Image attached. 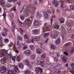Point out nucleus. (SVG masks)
<instances>
[{
    "label": "nucleus",
    "mask_w": 74,
    "mask_h": 74,
    "mask_svg": "<svg viewBox=\"0 0 74 74\" xmlns=\"http://www.w3.org/2000/svg\"><path fill=\"white\" fill-rule=\"evenodd\" d=\"M1 53V55L2 56H5L6 57V56H7L9 59H11L12 56L11 54H8L7 51L5 50H2L0 51V53Z\"/></svg>",
    "instance_id": "nucleus-1"
},
{
    "label": "nucleus",
    "mask_w": 74,
    "mask_h": 74,
    "mask_svg": "<svg viewBox=\"0 0 74 74\" xmlns=\"http://www.w3.org/2000/svg\"><path fill=\"white\" fill-rule=\"evenodd\" d=\"M24 62L25 63V64L27 66L29 69H32V66L30 64V63H29V61L27 60H25V61H24Z\"/></svg>",
    "instance_id": "nucleus-2"
},
{
    "label": "nucleus",
    "mask_w": 74,
    "mask_h": 74,
    "mask_svg": "<svg viewBox=\"0 0 74 74\" xmlns=\"http://www.w3.org/2000/svg\"><path fill=\"white\" fill-rule=\"evenodd\" d=\"M54 68H55V66L54 65H50L47 64L46 66V69L48 70H49L50 71L53 69Z\"/></svg>",
    "instance_id": "nucleus-3"
},
{
    "label": "nucleus",
    "mask_w": 74,
    "mask_h": 74,
    "mask_svg": "<svg viewBox=\"0 0 74 74\" xmlns=\"http://www.w3.org/2000/svg\"><path fill=\"white\" fill-rule=\"evenodd\" d=\"M61 58L64 62H67V57H65L64 55H62L61 56Z\"/></svg>",
    "instance_id": "nucleus-4"
},
{
    "label": "nucleus",
    "mask_w": 74,
    "mask_h": 74,
    "mask_svg": "<svg viewBox=\"0 0 74 74\" xmlns=\"http://www.w3.org/2000/svg\"><path fill=\"white\" fill-rule=\"evenodd\" d=\"M7 71V69L6 67L4 66H2L1 67V73H3L5 71Z\"/></svg>",
    "instance_id": "nucleus-5"
},
{
    "label": "nucleus",
    "mask_w": 74,
    "mask_h": 74,
    "mask_svg": "<svg viewBox=\"0 0 74 74\" xmlns=\"http://www.w3.org/2000/svg\"><path fill=\"white\" fill-rule=\"evenodd\" d=\"M37 63L38 65H40V66L42 67H43L44 65V63L43 61H38L37 62Z\"/></svg>",
    "instance_id": "nucleus-6"
},
{
    "label": "nucleus",
    "mask_w": 74,
    "mask_h": 74,
    "mask_svg": "<svg viewBox=\"0 0 74 74\" xmlns=\"http://www.w3.org/2000/svg\"><path fill=\"white\" fill-rule=\"evenodd\" d=\"M15 69H16V70L15 69H14V70H12L13 74H16V73H19V69H18V67H15Z\"/></svg>",
    "instance_id": "nucleus-7"
},
{
    "label": "nucleus",
    "mask_w": 74,
    "mask_h": 74,
    "mask_svg": "<svg viewBox=\"0 0 74 74\" xmlns=\"http://www.w3.org/2000/svg\"><path fill=\"white\" fill-rule=\"evenodd\" d=\"M31 51L29 50H27L26 51H25L24 52V54L26 55L27 56H29L30 55H31Z\"/></svg>",
    "instance_id": "nucleus-8"
},
{
    "label": "nucleus",
    "mask_w": 74,
    "mask_h": 74,
    "mask_svg": "<svg viewBox=\"0 0 74 74\" xmlns=\"http://www.w3.org/2000/svg\"><path fill=\"white\" fill-rule=\"evenodd\" d=\"M36 70L37 73L40 72V73H42V69H41L40 68L38 67L36 68Z\"/></svg>",
    "instance_id": "nucleus-9"
},
{
    "label": "nucleus",
    "mask_w": 74,
    "mask_h": 74,
    "mask_svg": "<svg viewBox=\"0 0 74 74\" xmlns=\"http://www.w3.org/2000/svg\"><path fill=\"white\" fill-rule=\"evenodd\" d=\"M5 57H5L1 59V62L2 63H4L5 62V61L7 59V58Z\"/></svg>",
    "instance_id": "nucleus-10"
},
{
    "label": "nucleus",
    "mask_w": 74,
    "mask_h": 74,
    "mask_svg": "<svg viewBox=\"0 0 74 74\" xmlns=\"http://www.w3.org/2000/svg\"><path fill=\"white\" fill-rule=\"evenodd\" d=\"M51 37L52 38H56L58 37V35L55 34L54 35L52 34L51 35Z\"/></svg>",
    "instance_id": "nucleus-11"
},
{
    "label": "nucleus",
    "mask_w": 74,
    "mask_h": 74,
    "mask_svg": "<svg viewBox=\"0 0 74 74\" xmlns=\"http://www.w3.org/2000/svg\"><path fill=\"white\" fill-rule=\"evenodd\" d=\"M43 33H44L46 31V30H47V31H48L49 30V28L47 27H44L43 28Z\"/></svg>",
    "instance_id": "nucleus-12"
},
{
    "label": "nucleus",
    "mask_w": 74,
    "mask_h": 74,
    "mask_svg": "<svg viewBox=\"0 0 74 74\" xmlns=\"http://www.w3.org/2000/svg\"><path fill=\"white\" fill-rule=\"evenodd\" d=\"M44 15L46 18H48V14L47 12H44Z\"/></svg>",
    "instance_id": "nucleus-13"
},
{
    "label": "nucleus",
    "mask_w": 74,
    "mask_h": 74,
    "mask_svg": "<svg viewBox=\"0 0 74 74\" xmlns=\"http://www.w3.org/2000/svg\"><path fill=\"white\" fill-rule=\"evenodd\" d=\"M60 7L62 8H64V5H63V1H61L60 2Z\"/></svg>",
    "instance_id": "nucleus-14"
},
{
    "label": "nucleus",
    "mask_w": 74,
    "mask_h": 74,
    "mask_svg": "<svg viewBox=\"0 0 74 74\" xmlns=\"http://www.w3.org/2000/svg\"><path fill=\"white\" fill-rule=\"evenodd\" d=\"M24 38H25V39H29V36L27 34L24 35Z\"/></svg>",
    "instance_id": "nucleus-15"
},
{
    "label": "nucleus",
    "mask_w": 74,
    "mask_h": 74,
    "mask_svg": "<svg viewBox=\"0 0 74 74\" xmlns=\"http://www.w3.org/2000/svg\"><path fill=\"white\" fill-rule=\"evenodd\" d=\"M2 41V40L1 39V36L0 35V46H1V47H3V42Z\"/></svg>",
    "instance_id": "nucleus-16"
},
{
    "label": "nucleus",
    "mask_w": 74,
    "mask_h": 74,
    "mask_svg": "<svg viewBox=\"0 0 74 74\" xmlns=\"http://www.w3.org/2000/svg\"><path fill=\"white\" fill-rule=\"evenodd\" d=\"M34 24L35 25L37 26V25H38L39 24V21H35L34 22Z\"/></svg>",
    "instance_id": "nucleus-17"
},
{
    "label": "nucleus",
    "mask_w": 74,
    "mask_h": 74,
    "mask_svg": "<svg viewBox=\"0 0 74 74\" xmlns=\"http://www.w3.org/2000/svg\"><path fill=\"white\" fill-rule=\"evenodd\" d=\"M37 53H38V54H41V53H42V51H41V49H38L37 50Z\"/></svg>",
    "instance_id": "nucleus-18"
},
{
    "label": "nucleus",
    "mask_w": 74,
    "mask_h": 74,
    "mask_svg": "<svg viewBox=\"0 0 74 74\" xmlns=\"http://www.w3.org/2000/svg\"><path fill=\"white\" fill-rule=\"evenodd\" d=\"M25 22L27 24H29L30 23V20L29 19H27L25 20Z\"/></svg>",
    "instance_id": "nucleus-19"
},
{
    "label": "nucleus",
    "mask_w": 74,
    "mask_h": 74,
    "mask_svg": "<svg viewBox=\"0 0 74 74\" xmlns=\"http://www.w3.org/2000/svg\"><path fill=\"white\" fill-rule=\"evenodd\" d=\"M2 35L3 36V37L7 36V32H4L2 34Z\"/></svg>",
    "instance_id": "nucleus-20"
},
{
    "label": "nucleus",
    "mask_w": 74,
    "mask_h": 74,
    "mask_svg": "<svg viewBox=\"0 0 74 74\" xmlns=\"http://www.w3.org/2000/svg\"><path fill=\"white\" fill-rule=\"evenodd\" d=\"M60 38H58L56 42V45L58 44L60 42Z\"/></svg>",
    "instance_id": "nucleus-21"
},
{
    "label": "nucleus",
    "mask_w": 74,
    "mask_h": 74,
    "mask_svg": "<svg viewBox=\"0 0 74 74\" xmlns=\"http://www.w3.org/2000/svg\"><path fill=\"white\" fill-rule=\"evenodd\" d=\"M20 57L21 56L20 55H18L17 56L16 60L18 62H20L21 61V59L20 58Z\"/></svg>",
    "instance_id": "nucleus-22"
},
{
    "label": "nucleus",
    "mask_w": 74,
    "mask_h": 74,
    "mask_svg": "<svg viewBox=\"0 0 74 74\" xmlns=\"http://www.w3.org/2000/svg\"><path fill=\"white\" fill-rule=\"evenodd\" d=\"M46 56V55H45V54L43 53L42 55L41 56V59H45Z\"/></svg>",
    "instance_id": "nucleus-23"
},
{
    "label": "nucleus",
    "mask_w": 74,
    "mask_h": 74,
    "mask_svg": "<svg viewBox=\"0 0 74 74\" xmlns=\"http://www.w3.org/2000/svg\"><path fill=\"white\" fill-rule=\"evenodd\" d=\"M25 74H30V70H27L25 71Z\"/></svg>",
    "instance_id": "nucleus-24"
},
{
    "label": "nucleus",
    "mask_w": 74,
    "mask_h": 74,
    "mask_svg": "<svg viewBox=\"0 0 74 74\" xmlns=\"http://www.w3.org/2000/svg\"><path fill=\"white\" fill-rule=\"evenodd\" d=\"M36 58V56L35 55V54H32V56H31V58L32 59H33L34 60V59H35V58Z\"/></svg>",
    "instance_id": "nucleus-25"
},
{
    "label": "nucleus",
    "mask_w": 74,
    "mask_h": 74,
    "mask_svg": "<svg viewBox=\"0 0 74 74\" xmlns=\"http://www.w3.org/2000/svg\"><path fill=\"white\" fill-rule=\"evenodd\" d=\"M18 67L20 68V69H23V64H22V63H20V64L19 65Z\"/></svg>",
    "instance_id": "nucleus-26"
},
{
    "label": "nucleus",
    "mask_w": 74,
    "mask_h": 74,
    "mask_svg": "<svg viewBox=\"0 0 74 74\" xmlns=\"http://www.w3.org/2000/svg\"><path fill=\"white\" fill-rule=\"evenodd\" d=\"M72 24H73V23H66L67 26L69 27H70V26H72Z\"/></svg>",
    "instance_id": "nucleus-27"
},
{
    "label": "nucleus",
    "mask_w": 74,
    "mask_h": 74,
    "mask_svg": "<svg viewBox=\"0 0 74 74\" xmlns=\"http://www.w3.org/2000/svg\"><path fill=\"white\" fill-rule=\"evenodd\" d=\"M35 39L36 40V41H40V38L39 37H36L35 38Z\"/></svg>",
    "instance_id": "nucleus-28"
},
{
    "label": "nucleus",
    "mask_w": 74,
    "mask_h": 74,
    "mask_svg": "<svg viewBox=\"0 0 74 74\" xmlns=\"http://www.w3.org/2000/svg\"><path fill=\"white\" fill-rule=\"evenodd\" d=\"M13 72L12 70H8V74H13Z\"/></svg>",
    "instance_id": "nucleus-29"
},
{
    "label": "nucleus",
    "mask_w": 74,
    "mask_h": 74,
    "mask_svg": "<svg viewBox=\"0 0 74 74\" xmlns=\"http://www.w3.org/2000/svg\"><path fill=\"white\" fill-rule=\"evenodd\" d=\"M51 48L53 49H56V46L52 45L51 46Z\"/></svg>",
    "instance_id": "nucleus-30"
},
{
    "label": "nucleus",
    "mask_w": 74,
    "mask_h": 74,
    "mask_svg": "<svg viewBox=\"0 0 74 74\" xmlns=\"http://www.w3.org/2000/svg\"><path fill=\"white\" fill-rule=\"evenodd\" d=\"M74 47H72L71 49V54H73V53H74Z\"/></svg>",
    "instance_id": "nucleus-31"
},
{
    "label": "nucleus",
    "mask_w": 74,
    "mask_h": 74,
    "mask_svg": "<svg viewBox=\"0 0 74 74\" xmlns=\"http://www.w3.org/2000/svg\"><path fill=\"white\" fill-rule=\"evenodd\" d=\"M61 23H63L64 22V20L63 18H60L59 19Z\"/></svg>",
    "instance_id": "nucleus-32"
},
{
    "label": "nucleus",
    "mask_w": 74,
    "mask_h": 74,
    "mask_svg": "<svg viewBox=\"0 0 74 74\" xmlns=\"http://www.w3.org/2000/svg\"><path fill=\"white\" fill-rule=\"evenodd\" d=\"M4 2L3 1V0H0V4L1 5H3Z\"/></svg>",
    "instance_id": "nucleus-33"
},
{
    "label": "nucleus",
    "mask_w": 74,
    "mask_h": 74,
    "mask_svg": "<svg viewBox=\"0 0 74 74\" xmlns=\"http://www.w3.org/2000/svg\"><path fill=\"white\" fill-rule=\"evenodd\" d=\"M56 72L55 71H53L50 72V74H55L56 73Z\"/></svg>",
    "instance_id": "nucleus-34"
},
{
    "label": "nucleus",
    "mask_w": 74,
    "mask_h": 74,
    "mask_svg": "<svg viewBox=\"0 0 74 74\" xmlns=\"http://www.w3.org/2000/svg\"><path fill=\"white\" fill-rule=\"evenodd\" d=\"M15 59H16V56H14L12 57V58H11V59H12L13 61H15Z\"/></svg>",
    "instance_id": "nucleus-35"
},
{
    "label": "nucleus",
    "mask_w": 74,
    "mask_h": 74,
    "mask_svg": "<svg viewBox=\"0 0 74 74\" xmlns=\"http://www.w3.org/2000/svg\"><path fill=\"white\" fill-rule=\"evenodd\" d=\"M30 47L31 48V49L32 50H34V46H33V45H32V46L30 45Z\"/></svg>",
    "instance_id": "nucleus-36"
},
{
    "label": "nucleus",
    "mask_w": 74,
    "mask_h": 74,
    "mask_svg": "<svg viewBox=\"0 0 74 74\" xmlns=\"http://www.w3.org/2000/svg\"><path fill=\"white\" fill-rule=\"evenodd\" d=\"M54 28L55 29H59V25H56L54 26Z\"/></svg>",
    "instance_id": "nucleus-37"
},
{
    "label": "nucleus",
    "mask_w": 74,
    "mask_h": 74,
    "mask_svg": "<svg viewBox=\"0 0 74 74\" xmlns=\"http://www.w3.org/2000/svg\"><path fill=\"white\" fill-rule=\"evenodd\" d=\"M49 35V33H46L43 35L44 37H47Z\"/></svg>",
    "instance_id": "nucleus-38"
},
{
    "label": "nucleus",
    "mask_w": 74,
    "mask_h": 74,
    "mask_svg": "<svg viewBox=\"0 0 74 74\" xmlns=\"http://www.w3.org/2000/svg\"><path fill=\"white\" fill-rule=\"evenodd\" d=\"M57 3H58V2L56 0H55L53 2V4L56 5V4H57Z\"/></svg>",
    "instance_id": "nucleus-39"
},
{
    "label": "nucleus",
    "mask_w": 74,
    "mask_h": 74,
    "mask_svg": "<svg viewBox=\"0 0 74 74\" xmlns=\"http://www.w3.org/2000/svg\"><path fill=\"white\" fill-rule=\"evenodd\" d=\"M5 41L6 43H7L8 42H9V39L7 38L5 39Z\"/></svg>",
    "instance_id": "nucleus-40"
},
{
    "label": "nucleus",
    "mask_w": 74,
    "mask_h": 74,
    "mask_svg": "<svg viewBox=\"0 0 74 74\" xmlns=\"http://www.w3.org/2000/svg\"><path fill=\"white\" fill-rule=\"evenodd\" d=\"M18 37L19 40H22V36H18Z\"/></svg>",
    "instance_id": "nucleus-41"
},
{
    "label": "nucleus",
    "mask_w": 74,
    "mask_h": 74,
    "mask_svg": "<svg viewBox=\"0 0 74 74\" xmlns=\"http://www.w3.org/2000/svg\"><path fill=\"white\" fill-rule=\"evenodd\" d=\"M70 8L72 10H74V6L73 5H71L70 6Z\"/></svg>",
    "instance_id": "nucleus-42"
},
{
    "label": "nucleus",
    "mask_w": 74,
    "mask_h": 74,
    "mask_svg": "<svg viewBox=\"0 0 74 74\" xmlns=\"http://www.w3.org/2000/svg\"><path fill=\"white\" fill-rule=\"evenodd\" d=\"M54 69L55 70H58V69H59V68L58 67V65H57V66H56L55 67Z\"/></svg>",
    "instance_id": "nucleus-43"
},
{
    "label": "nucleus",
    "mask_w": 74,
    "mask_h": 74,
    "mask_svg": "<svg viewBox=\"0 0 74 74\" xmlns=\"http://www.w3.org/2000/svg\"><path fill=\"white\" fill-rule=\"evenodd\" d=\"M58 69H61L62 67V66L61 65H58Z\"/></svg>",
    "instance_id": "nucleus-44"
},
{
    "label": "nucleus",
    "mask_w": 74,
    "mask_h": 74,
    "mask_svg": "<svg viewBox=\"0 0 74 74\" xmlns=\"http://www.w3.org/2000/svg\"><path fill=\"white\" fill-rule=\"evenodd\" d=\"M20 31H21V32H20L21 34H23V33L24 32V31H23V30H22L21 28H20Z\"/></svg>",
    "instance_id": "nucleus-45"
},
{
    "label": "nucleus",
    "mask_w": 74,
    "mask_h": 74,
    "mask_svg": "<svg viewBox=\"0 0 74 74\" xmlns=\"http://www.w3.org/2000/svg\"><path fill=\"white\" fill-rule=\"evenodd\" d=\"M17 21L18 22V23H19V24H20L21 25H22V22H21L18 19L17 20Z\"/></svg>",
    "instance_id": "nucleus-46"
},
{
    "label": "nucleus",
    "mask_w": 74,
    "mask_h": 74,
    "mask_svg": "<svg viewBox=\"0 0 74 74\" xmlns=\"http://www.w3.org/2000/svg\"><path fill=\"white\" fill-rule=\"evenodd\" d=\"M20 18H21V19L22 20L24 19V17L23 16H21Z\"/></svg>",
    "instance_id": "nucleus-47"
},
{
    "label": "nucleus",
    "mask_w": 74,
    "mask_h": 74,
    "mask_svg": "<svg viewBox=\"0 0 74 74\" xmlns=\"http://www.w3.org/2000/svg\"><path fill=\"white\" fill-rule=\"evenodd\" d=\"M55 6L56 7H58L59 6V3H58V2L55 5Z\"/></svg>",
    "instance_id": "nucleus-48"
},
{
    "label": "nucleus",
    "mask_w": 74,
    "mask_h": 74,
    "mask_svg": "<svg viewBox=\"0 0 74 74\" xmlns=\"http://www.w3.org/2000/svg\"><path fill=\"white\" fill-rule=\"evenodd\" d=\"M35 40V39H34V38H32V40L31 41V42L32 43H33V42H34V41Z\"/></svg>",
    "instance_id": "nucleus-49"
},
{
    "label": "nucleus",
    "mask_w": 74,
    "mask_h": 74,
    "mask_svg": "<svg viewBox=\"0 0 74 74\" xmlns=\"http://www.w3.org/2000/svg\"><path fill=\"white\" fill-rule=\"evenodd\" d=\"M27 48V46L25 45L24 46V47H23V49L24 50L26 49Z\"/></svg>",
    "instance_id": "nucleus-50"
},
{
    "label": "nucleus",
    "mask_w": 74,
    "mask_h": 74,
    "mask_svg": "<svg viewBox=\"0 0 74 74\" xmlns=\"http://www.w3.org/2000/svg\"><path fill=\"white\" fill-rule=\"evenodd\" d=\"M16 10V7H14V8L12 9H11V11H15Z\"/></svg>",
    "instance_id": "nucleus-51"
},
{
    "label": "nucleus",
    "mask_w": 74,
    "mask_h": 74,
    "mask_svg": "<svg viewBox=\"0 0 74 74\" xmlns=\"http://www.w3.org/2000/svg\"><path fill=\"white\" fill-rule=\"evenodd\" d=\"M33 32L34 33H36L37 32H38V30H35L33 31Z\"/></svg>",
    "instance_id": "nucleus-52"
},
{
    "label": "nucleus",
    "mask_w": 74,
    "mask_h": 74,
    "mask_svg": "<svg viewBox=\"0 0 74 74\" xmlns=\"http://www.w3.org/2000/svg\"><path fill=\"white\" fill-rule=\"evenodd\" d=\"M15 27H13H13L12 28V32H14V30H15Z\"/></svg>",
    "instance_id": "nucleus-53"
},
{
    "label": "nucleus",
    "mask_w": 74,
    "mask_h": 74,
    "mask_svg": "<svg viewBox=\"0 0 74 74\" xmlns=\"http://www.w3.org/2000/svg\"><path fill=\"white\" fill-rule=\"evenodd\" d=\"M12 26H13V27H15V24L14 23V22H12Z\"/></svg>",
    "instance_id": "nucleus-54"
},
{
    "label": "nucleus",
    "mask_w": 74,
    "mask_h": 74,
    "mask_svg": "<svg viewBox=\"0 0 74 74\" xmlns=\"http://www.w3.org/2000/svg\"><path fill=\"white\" fill-rule=\"evenodd\" d=\"M70 43H69V42L68 43L65 44V46H67L68 45H70Z\"/></svg>",
    "instance_id": "nucleus-55"
},
{
    "label": "nucleus",
    "mask_w": 74,
    "mask_h": 74,
    "mask_svg": "<svg viewBox=\"0 0 74 74\" xmlns=\"http://www.w3.org/2000/svg\"><path fill=\"white\" fill-rule=\"evenodd\" d=\"M30 40L28 39L27 40V43H30Z\"/></svg>",
    "instance_id": "nucleus-56"
},
{
    "label": "nucleus",
    "mask_w": 74,
    "mask_h": 74,
    "mask_svg": "<svg viewBox=\"0 0 74 74\" xmlns=\"http://www.w3.org/2000/svg\"><path fill=\"white\" fill-rule=\"evenodd\" d=\"M54 60H55L56 62H57V61L58 60V58H54Z\"/></svg>",
    "instance_id": "nucleus-57"
},
{
    "label": "nucleus",
    "mask_w": 74,
    "mask_h": 74,
    "mask_svg": "<svg viewBox=\"0 0 74 74\" xmlns=\"http://www.w3.org/2000/svg\"><path fill=\"white\" fill-rule=\"evenodd\" d=\"M9 15L11 18H13L14 17V15H13L10 14Z\"/></svg>",
    "instance_id": "nucleus-58"
},
{
    "label": "nucleus",
    "mask_w": 74,
    "mask_h": 74,
    "mask_svg": "<svg viewBox=\"0 0 74 74\" xmlns=\"http://www.w3.org/2000/svg\"><path fill=\"white\" fill-rule=\"evenodd\" d=\"M19 42L17 41V45L18 46V45H19Z\"/></svg>",
    "instance_id": "nucleus-59"
},
{
    "label": "nucleus",
    "mask_w": 74,
    "mask_h": 74,
    "mask_svg": "<svg viewBox=\"0 0 74 74\" xmlns=\"http://www.w3.org/2000/svg\"><path fill=\"white\" fill-rule=\"evenodd\" d=\"M56 56L58 58L59 57V53H57Z\"/></svg>",
    "instance_id": "nucleus-60"
},
{
    "label": "nucleus",
    "mask_w": 74,
    "mask_h": 74,
    "mask_svg": "<svg viewBox=\"0 0 74 74\" xmlns=\"http://www.w3.org/2000/svg\"><path fill=\"white\" fill-rule=\"evenodd\" d=\"M71 67H74V63H72L71 64Z\"/></svg>",
    "instance_id": "nucleus-61"
},
{
    "label": "nucleus",
    "mask_w": 74,
    "mask_h": 74,
    "mask_svg": "<svg viewBox=\"0 0 74 74\" xmlns=\"http://www.w3.org/2000/svg\"><path fill=\"white\" fill-rule=\"evenodd\" d=\"M71 38H73V39H74V34H73L71 36Z\"/></svg>",
    "instance_id": "nucleus-62"
},
{
    "label": "nucleus",
    "mask_w": 74,
    "mask_h": 74,
    "mask_svg": "<svg viewBox=\"0 0 74 74\" xmlns=\"http://www.w3.org/2000/svg\"><path fill=\"white\" fill-rule=\"evenodd\" d=\"M71 73H72V74H74V72L73 71H70Z\"/></svg>",
    "instance_id": "nucleus-63"
},
{
    "label": "nucleus",
    "mask_w": 74,
    "mask_h": 74,
    "mask_svg": "<svg viewBox=\"0 0 74 74\" xmlns=\"http://www.w3.org/2000/svg\"><path fill=\"white\" fill-rule=\"evenodd\" d=\"M8 29L7 28H4L5 32H7L8 31Z\"/></svg>",
    "instance_id": "nucleus-64"
}]
</instances>
